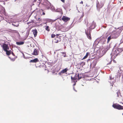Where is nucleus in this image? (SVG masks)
Segmentation results:
<instances>
[{
	"instance_id": "nucleus-32",
	"label": "nucleus",
	"mask_w": 123,
	"mask_h": 123,
	"mask_svg": "<svg viewBox=\"0 0 123 123\" xmlns=\"http://www.w3.org/2000/svg\"><path fill=\"white\" fill-rule=\"evenodd\" d=\"M12 53V54L13 55V56H14L15 55H14V53H13V52H12L11 53Z\"/></svg>"
},
{
	"instance_id": "nucleus-24",
	"label": "nucleus",
	"mask_w": 123,
	"mask_h": 123,
	"mask_svg": "<svg viewBox=\"0 0 123 123\" xmlns=\"http://www.w3.org/2000/svg\"><path fill=\"white\" fill-rule=\"evenodd\" d=\"M47 21L49 22H53V20L51 19H49Z\"/></svg>"
},
{
	"instance_id": "nucleus-7",
	"label": "nucleus",
	"mask_w": 123,
	"mask_h": 123,
	"mask_svg": "<svg viewBox=\"0 0 123 123\" xmlns=\"http://www.w3.org/2000/svg\"><path fill=\"white\" fill-rule=\"evenodd\" d=\"M95 27V23L94 22H93L90 25V31H91L92 29L94 28Z\"/></svg>"
},
{
	"instance_id": "nucleus-34",
	"label": "nucleus",
	"mask_w": 123,
	"mask_h": 123,
	"mask_svg": "<svg viewBox=\"0 0 123 123\" xmlns=\"http://www.w3.org/2000/svg\"><path fill=\"white\" fill-rule=\"evenodd\" d=\"M52 73H53V74H54V73H55V71H54V70L53 71H52Z\"/></svg>"
},
{
	"instance_id": "nucleus-30",
	"label": "nucleus",
	"mask_w": 123,
	"mask_h": 123,
	"mask_svg": "<svg viewBox=\"0 0 123 123\" xmlns=\"http://www.w3.org/2000/svg\"><path fill=\"white\" fill-rule=\"evenodd\" d=\"M15 60V59L14 58H12L11 59V60L13 61H14Z\"/></svg>"
},
{
	"instance_id": "nucleus-35",
	"label": "nucleus",
	"mask_w": 123,
	"mask_h": 123,
	"mask_svg": "<svg viewBox=\"0 0 123 123\" xmlns=\"http://www.w3.org/2000/svg\"><path fill=\"white\" fill-rule=\"evenodd\" d=\"M62 1L63 2V3H64L65 2V0H60Z\"/></svg>"
},
{
	"instance_id": "nucleus-17",
	"label": "nucleus",
	"mask_w": 123,
	"mask_h": 123,
	"mask_svg": "<svg viewBox=\"0 0 123 123\" xmlns=\"http://www.w3.org/2000/svg\"><path fill=\"white\" fill-rule=\"evenodd\" d=\"M89 54V52H87L86 53V55L82 59V60L85 59L88 56V55Z\"/></svg>"
},
{
	"instance_id": "nucleus-36",
	"label": "nucleus",
	"mask_w": 123,
	"mask_h": 123,
	"mask_svg": "<svg viewBox=\"0 0 123 123\" xmlns=\"http://www.w3.org/2000/svg\"><path fill=\"white\" fill-rule=\"evenodd\" d=\"M117 96H118V94H120V92H117Z\"/></svg>"
},
{
	"instance_id": "nucleus-1",
	"label": "nucleus",
	"mask_w": 123,
	"mask_h": 123,
	"mask_svg": "<svg viewBox=\"0 0 123 123\" xmlns=\"http://www.w3.org/2000/svg\"><path fill=\"white\" fill-rule=\"evenodd\" d=\"M113 107L114 108L118 110H123V106L117 104H114L112 105Z\"/></svg>"
},
{
	"instance_id": "nucleus-11",
	"label": "nucleus",
	"mask_w": 123,
	"mask_h": 123,
	"mask_svg": "<svg viewBox=\"0 0 123 123\" xmlns=\"http://www.w3.org/2000/svg\"><path fill=\"white\" fill-rule=\"evenodd\" d=\"M86 33L88 38L90 40L92 38L90 31H89V33H88V32H86Z\"/></svg>"
},
{
	"instance_id": "nucleus-37",
	"label": "nucleus",
	"mask_w": 123,
	"mask_h": 123,
	"mask_svg": "<svg viewBox=\"0 0 123 123\" xmlns=\"http://www.w3.org/2000/svg\"><path fill=\"white\" fill-rule=\"evenodd\" d=\"M42 14L43 15H45V13L44 12H43Z\"/></svg>"
},
{
	"instance_id": "nucleus-9",
	"label": "nucleus",
	"mask_w": 123,
	"mask_h": 123,
	"mask_svg": "<svg viewBox=\"0 0 123 123\" xmlns=\"http://www.w3.org/2000/svg\"><path fill=\"white\" fill-rule=\"evenodd\" d=\"M78 76H79V74H76L74 77H73L72 76L71 77V78L72 80H75L76 79H78Z\"/></svg>"
},
{
	"instance_id": "nucleus-38",
	"label": "nucleus",
	"mask_w": 123,
	"mask_h": 123,
	"mask_svg": "<svg viewBox=\"0 0 123 123\" xmlns=\"http://www.w3.org/2000/svg\"><path fill=\"white\" fill-rule=\"evenodd\" d=\"M119 103H120V104H123V103L122 102H119Z\"/></svg>"
},
{
	"instance_id": "nucleus-22",
	"label": "nucleus",
	"mask_w": 123,
	"mask_h": 123,
	"mask_svg": "<svg viewBox=\"0 0 123 123\" xmlns=\"http://www.w3.org/2000/svg\"><path fill=\"white\" fill-rule=\"evenodd\" d=\"M84 16V13H82V15H81V16L80 17V20H81L82 19V18L83 17V16Z\"/></svg>"
},
{
	"instance_id": "nucleus-41",
	"label": "nucleus",
	"mask_w": 123,
	"mask_h": 123,
	"mask_svg": "<svg viewBox=\"0 0 123 123\" xmlns=\"http://www.w3.org/2000/svg\"><path fill=\"white\" fill-rule=\"evenodd\" d=\"M64 56V57H65L66 56H65V55Z\"/></svg>"
},
{
	"instance_id": "nucleus-39",
	"label": "nucleus",
	"mask_w": 123,
	"mask_h": 123,
	"mask_svg": "<svg viewBox=\"0 0 123 123\" xmlns=\"http://www.w3.org/2000/svg\"><path fill=\"white\" fill-rule=\"evenodd\" d=\"M37 0H34V2H35Z\"/></svg>"
},
{
	"instance_id": "nucleus-12",
	"label": "nucleus",
	"mask_w": 123,
	"mask_h": 123,
	"mask_svg": "<svg viewBox=\"0 0 123 123\" xmlns=\"http://www.w3.org/2000/svg\"><path fill=\"white\" fill-rule=\"evenodd\" d=\"M32 54L34 55H38V52L37 50L35 49H34L33 52L32 53Z\"/></svg>"
},
{
	"instance_id": "nucleus-15",
	"label": "nucleus",
	"mask_w": 123,
	"mask_h": 123,
	"mask_svg": "<svg viewBox=\"0 0 123 123\" xmlns=\"http://www.w3.org/2000/svg\"><path fill=\"white\" fill-rule=\"evenodd\" d=\"M6 52V54L7 55H10L11 52L12 51L11 50H7L6 51H5Z\"/></svg>"
},
{
	"instance_id": "nucleus-14",
	"label": "nucleus",
	"mask_w": 123,
	"mask_h": 123,
	"mask_svg": "<svg viewBox=\"0 0 123 123\" xmlns=\"http://www.w3.org/2000/svg\"><path fill=\"white\" fill-rule=\"evenodd\" d=\"M117 51H118L119 54L123 51V48H119L117 49Z\"/></svg>"
},
{
	"instance_id": "nucleus-19",
	"label": "nucleus",
	"mask_w": 123,
	"mask_h": 123,
	"mask_svg": "<svg viewBox=\"0 0 123 123\" xmlns=\"http://www.w3.org/2000/svg\"><path fill=\"white\" fill-rule=\"evenodd\" d=\"M61 11V9L60 8H57L56 9L55 11L56 12H60Z\"/></svg>"
},
{
	"instance_id": "nucleus-33",
	"label": "nucleus",
	"mask_w": 123,
	"mask_h": 123,
	"mask_svg": "<svg viewBox=\"0 0 123 123\" xmlns=\"http://www.w3.org/2000/svg\"><path fill=\"white\" fill-rule=\"evenodd\" d=\"M56 37H60L59 36V34H56Z\"/></svg>"
},
{
	"instance_id": "nucleus-8",
	"label": "nucleus",
	"mask_w": 123,
	"mask_h": 123,
	"mask_svg": "<svg viewBox=\"0 0 123 123\" xmlns=\"http://www.w3.org/2000/svg\"><path fill=\"white\" fill-rule=\"evenodd\" d=\"M61 38L60 37H56L55 38V43H58L59 42L61 41Z\"/></svg>"
},
{
	"instance_id": "nucleus-3",
	"label": "nucleus",
	"mask_w": 123,
	"mask_h": 123,
	"mask_svg": "<svg viewBox=\"0 0 123 123\" xmlns=\"http://www.w3.org/2000/svg\"><path fill=\"white\" fill-rule=\"evenodd\" d=\"M2 47L4 51L9 49V47L8 46V44H3L2 45Z\"/></svg>"
},
{
	"instance_id": "nucleus-16",
	"label": "nucleus",
	"mask_w": 123,
	"mask_h": 123,
	"mask_svg": "<svg viewBox=\"0 0 123 123\" xmlns=\"http://www.w3.org/2000/svg\"><path fill=\"white\" fill-rule=\"evenodd\" d=\"M24 42L23 41L17 42H16V43L17 44V45H23L24 44Z\"/></svg>"
},
{
	"instance_id": "nucleus-23",
	"label": "nucleus",
	"mask_w": 123,
	"mask_h": 123,
	"mask_svg": "<svg viewBox=\"0 0 123 123\" xmlns=\"http://www.w3.org/2000/svg\"><path fill=\"white\" fill-rule=\"evenodd\" d=\"M81 75L80 74H79V76H78V80H80L82 78V77L81 76Z\"/></svg>"
},
{
	"instance_id": "nucleus-2",
	"label": "nucleus",
	"mask_w": 123,
	"mask_h": 123,
	"mask_svg": "<svg viewBox=\"0 0 123 123\" xmlns=\"http://www.w3.org/2000/svg\"><path fill=\"white\" fill-rule=\"evenodd\" d=\"M104 6L103 3L101 2L99 3L98 1L96 3V7L97 9H98L99 11V10L100 9L102 8Z\"/></svg>"
},
{
	"instance_id": "nucleus-31",
	"label": "nucleus",
	"mask_w": 123,
	"mask_h": 123,
	"mask_svg": "<svg viewBox=\"0 0 123 123\" xmlns=\"http://www.w3.org/2000/svg\"><path fill=\"white\" fill-rule=\"evenodd\" d=\"M80 4H83V1H81L80 3Z\"/></svg>"
},
{
	"instance_id": "nucleus-26",
	"label": "nucleus",
	"mask_w": 123,
	"mask_h": 123,
	"mask_svg": "<svg viewBox=\"0 0 123 123\" xmlns=\"http://www.w3.org/2000/svg\"><path fill=\"white\" fill-rule=\"evenodd\" d=\"M110 80H113L114 79V77H113L111 75L110 76Z\"/></svg>"
},
{
	"instance_id": "nucleus-4",
	"label": "nucleus",
	"mask_w": 123,
	"mask_h": 123,
	"mask_svg": "<svg viewBox=\"0 0 123 123\" xmlns=\"http://www.w3.org/2000/svg\"><path fill=\"white\" fill-rule=\"evenodd\" d=\"M62 19L63 21L65 22H67L68 21L70 20V18L65 16H63L62 18Z\"/></svg>"
},
{
	"instance_id": "nucleus-29",
	"label": "nucleus",
	"mask_w": 123,
	"mask_h": 123,
	"mask_svg": "<svg viewBox=\"0 0 123 123\" xmlns=\"http://www.w3.org/2000/svg\"><path fill=\"white\" fill-rule=\"evenodd\" d=\"M15 31L14 32L17 33H19L18 32V31L16 30H14Z\"/></svg>"
},
{
	"instance_id": "nucleus-40",
	"label": "nucleus",
	"mask_w": 123,
	"mask_h": 123,
	"mask_svg": "<svg viewBox=\"0 0 123 123\" xmlns=\"http://www.w3.org/2000/svg\"><path fill=\"white\" fill-rule=\"evenodd\" d=\"M57 73H55V74H56V75H57Z\"/></svg>"
},
{
	"instance_id": "nucleus-21",
	"label": "nucleus",
	"mask_w": 123,
	"mask_h": 123,
	"mask_svg": "<svg viewBox=\"0 0 123 123\" xmlns=\"http://www.w3.org/2000/svg\"><path fill=\"white\" fill-rule=\"evenodd\" d=\"M111 36H109L107 38V42L108 43L110 41L111 39Z\"/></svg>"
},
{
	"instance_id": "nucleus-28",
	"label": "nucleus",
	"mask_w": 123,
	"mask_h": 123,
	"mask_svg": "<svg viewBox=\"0 0 123 123\" xmlns=\"http://www.w3.org/2000/svg\"><path fill=\"white\" fill-rule=\"evenodd\" d=\"M34 23V22L33 21H31V22H28V24H29L31 23Z\"/></svg>"
},
{
	"instance_id": "nucleus-6",
	"label": "nucleus",
	"mask_w": 123,
	"mask_h": 123,
	"mask_svg": "<svg viewBox=\"0 0 123 123\" xmlns=\"http://www.w3.org/2000/svg\"><path fill=\"white\" fill-rule=\"evenodd\" d=\"M68 69L67 68H66L64 69H63L61 72H60L58 74L60 75H62L63 74H64L67 72L68 70Z\"/></svg>"
},
{
	"instance_id": "nucleus-25",
	"label": "nucleus",
	"mask_w": 123,
	"mask_h": 123,
	"mask_svg": "<svg viewBox=\"0 0 123 123\" xmlns=\"http://www.w3.org/2000/svg\"><path fill=\"white\" fill-rule=\"evenodd\" d=\"M55 34H52L51 35V37L52 38H53L55 37Z\"/></svg>"
},
{
	"instance_id": "nucleus-13",
	"label": "nucleus",
	"mask_w": 123,
	"mask_h": 123,
	"mask_svg": "<svg viewBox=\"0 0 123 123\" xmlns=\"http://www.w3.org/2000/svg\"><path fill=\"white\" fill-rule=\"evenodd\" d=\"M32 31L33 34L34 35V37H36L37 35V30L36 29H35L33 30Z\"/></svg>"
},
{
	"instance_id": "nucleus-42",
	"label": "nucleus",
	"mask_w": 123,
	"mask_h": 123,
	"mask_svg": "<svg viewBox=\"0 0 123 123\" xmlns=\"http://www.w3.org/2000/svg\"><path fill=\"white\" fill-rule=\"evenodd\" d=\"M122 115H123V113Z\"/></svg>"
},
{
	"instance_id": "nucleus-20",
	"label": "nucleus",
	"mask_w": 123,
	"mask_h": 123,
	"mask_svg": "<svg viewBox=\"0 0 123 123\" xmlns=\"http://www.w3.org/2000/svg\"><path fill=\"white\" fill-rule=\"evenodd\" d=\"M46 30L48 31H49L50 30V29H49V27L48 26H46Z\"/></svg>"
},
{
	"instance_id": "nucleus-10",
	"label": "nucleus",
	"mask_w": 123,
	"mask_h": 123,
	"mask_svg": "<svg viewBox=\"0 0 123 123\" xmlns=\"http://www.w3.org/2000/svg\"><path fill=\"white\" fill-rule=\"evenodd\" d=\"M39 61L37 58H36L34 59L31 60L30 61V62L36 63L37 62H38Z\"/></svg>"
},
{
	"instance_id": "nucleus-27",
	"label": "nucleus",
	"mask_w": 123,
	"mask_h": 123,
	"mask_svg": "<svg viewBox=\"0 0 123 123\" xmlns=\"http://www.w3.org/2000/svg\"><path fill=\"white\" fill-rule=\"evenodd\" d=\"M12 25H13V26H15L16 27H17L18 26V25H14V24H12Z\"/></svg>"
},
{
	"instance_id": "nucleus-18",
	"label": "nucleus",
	"mask_w": 123,
	"mask_h": 123,
	"mask_svg": "<svg viewBox=\"0 0 123 123\" xmlns=\"http://www.w3.org/2000/svg\"><path fill=\"white\" fill-rule=\"evenodd\" d=\"M80 64L82 67H83V66L85 65V63L84 62H81L80 63Z\"/></svg>"
},
{
	"instance_id": "nucleus-5",
	"label": "nucleus",
	"mask_w": 123,
	"mask_h": 123,
	"mask_svg": "<svg viewBox=\"0 0 123 123\" xmlns=\"http://www.w3.org/2000/svg\"><path fill=\"white\" fill-rule=\"evenodd\" d=\"M111 54L112 55V56H114V58H115L118 55L119 53L117 51V49H116L114 51H113Z\"/></svg>"
}]
</instances>
